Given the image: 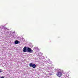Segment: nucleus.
<instances>
[{"mask_svg": "<svg viewBox=\"0 0 78 78\" xmlns=\"http://www.w3.org/2000/svg\"><path fill=\"white\" fill-rule=\"evenodd\" d=\"M27 51L29 53H33V51L31 49V48H27Z\"/></svg>", "mask_w": 78, "mask_h": 78, "instance_id": "2", "label": "nucleus"}, {"mask_svg": "<svg viewBox=\"0 0 78 78\" xmlns=\"http://www.w3.org/2000/svg\"><path fill=\"white\" fill-rule=\"evenodd\" d=\"M2 72H3V70H0V73H2Z\"/></svg>", "mask_w": 78, "mask_h": 78, "instance_id": "7", "label": "nucleus"}, {"mask_svg": "<svg viewBox=\"0 0 78 78\" xmlns=\"http://www.w3.org/2000/svg\"><path fill=\"white\" fill-rule=\"evenodd\" d=\"M33 65V63H30L29 64V66L30 67H32Z\"/></svg>", "mask_w": 78, "mask_h": 78, "instance_id": "6", "label": "nucleus"}, {"mask_svg": "<svg viewBox=\"0 0 78 78\" xmlns=\"http://www.w3.org/2000/svg\"><path fill=\"white\" fill-rule=\"evenodd\" d=\"M1 78H4V77L2 76L1 77Z\"/></svg>", "mask_w": 78, "mask_h": 78, "instance_id": "8", "label": "nucleus"}, {"mask_svg": "<svg viewBox=\"0 0 78 78\" xmlns=\"http://www.w3.org/2000/svg\"><path fill=\"white\" fill-rule=\"evenodd\" d=\"M23 50V52H27V47H24Z\"/></svg>", "mask_w": 78, "mask_h": 78, "instance_id": "3", "label": "nucleus"}, {"mask_svg": "<svg viewBox=\"0 0 78 78\" xmlns=\"http://www.w3.org/2000/svg\"><path fill=\"white\" fill-rule=\"evenodd\" d=\"M56 75L57 76H58L59 78L60 77H61L62 75V73L58 71L57 73L56 74Z\"/></svg>", "mask_w": 78, "mask_h": 78, "instance_id": "1", "label": "nucleus"}, {"mask_svg": "<svg viewBox=\"0 0 78 78\" xmlns=\"http://www.w3.org/2000/svg\"><path fill=\"white\" fill-rule=\"evenodd\" d=\"M32 67H33V68H36V65L34 64H33Z\"/></svg>", "mask_w": 78, "mask_h": 78, "instance_id": "5", "label": "nucleus"}, {"mask_svg": "<svg viewBox=\"0 0 78 78\" xmlns=\"http://www.w3.org/2000/svg\"><path fill=\"white\" fill-rule=\"evenodd\" d=\"M19 43H20V41L17 40H16L15 41V44H19Z\"/></svg>", "mask_w": 78, "mask_h": 78, "instance_id": "4", "label": "nucleus"}]
</instances>
